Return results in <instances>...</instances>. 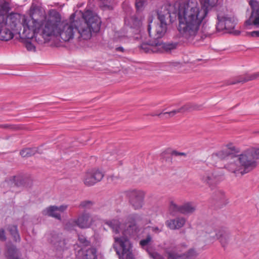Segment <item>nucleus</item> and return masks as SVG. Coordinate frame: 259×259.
I'll list each match as a JSON object with an SVG mask.
<instances>
[{"instance_id": "2f4dec72", "label": "nucleus", "mask_w": 259, "mask_h": 259, "mask_svg": "<svg viewBox=\"0 0 259 259\" xmlns=\"http://www.w3.org/2000/svg\"><path fill=\"white\" fill-rule=\"evenodd\" d=\"M147 251L148 252L150 256L153 259H164L160 254L156 252H151L148 249H147Z\"/></svg>"}, {"instance_id": "72a5a7b5", "label": "nucleus", "mask_w": 259, "mask_h": 259, "mask_svg": "<svg viewBox=\"0 0 259 259\" xmlns=\"http://www.w3.org/2000/svg\"><path fill=\"white\" fill-rule=\"evenodd\" d=\"M92 203L89 201H84L80 204V207L83 208H90L92 206Z\"/></svg>"}, {"instance_id": "79ce46f5", "label": "nucleus", "mask_w": 259, "mask_h": 259, "mask_svg": "<svg viewBox=\"0 0 259 259\" xmlns=\"http://www.w3.org/2000/svg\"><path fill=\"white\" fill-rule=\"evenodd\" d=\"M180 155H184V153H180Z\"/></svg>"}, {"instance_id": "9b49d317", "label": "nucleus", "mask_w": 259, "mask_h": 259, "mask_svg": "<svg viewBox=\"0 0 259 259\" xmlns=\"http://www.w3.org/2000/svg\"><path fill=\"white\" fill-rule=\"evenodd\" d=\"M129 201L135 209H140L144 204L145 192L140 190H132L128 192Z\"/></svg>"}, {"instance_id": "cd10ccee", "label": "nucleus", "mask_w": 259, "mask_h": 259, "mask_svg": "<svg viewBox=\"0 0 259 259\" xmlns=\"http://www.w3.org/2000/svg\"><path fill=\"white\" fill-rule=\"evenodd\" d=\"M169 209L175 212H180L181 205H177L174 200H170L169 202Z\"/></svg>"}, {"instance_id": "6e6552de", "label": "nucleus", "mask_w": 259, "mask_h": 259, "mask_svg": "<svg viewBox=\"0 0 259 259\" xmlns=\"http://www.w3.org/2000/svg\"><path fill=\"white\" fill-rule=\"evenodd\" d=\"M96 221V218L92 217L89 213L83 212L79 214L77 218L70 220L66 226L68 230L72 229L73 226H76L81 229H87L91 227Z\"/></svg>"}, {"instance_id": "f3484780", "label": "nucleus", "mask_w": 259, "mask_h": 259, "mask_svg": "<svg viewBox=\"0 0 259 259\" xmlns=\"http://www.w3.org/2000/svg\"><path fill=\"white\" fill-rule=\"evenodd\" d=\"M234 150V148L231 146H226L223 149L211 155V158L214 160H218L219 159H224L228 156L231 151Z\"/></svg>"}, {"instance_id": "e433bc0d", "label": "nucleus", "mask_w": 259, "mask_h": 259, "mask_svg": "<svg viewBox=\"0 0 259 259\" xmlns=\"http://www.w3.org/2000/svg\"><path fill=\"white\" fill-rule=\"evenodd\" d=\"M162 229V227L160 228H159L157 227H154L152 228V231L156 233H158L161 232Z\"/></svg>"}, {"instance_id": "5701e85b", "label": "nucleus", "mask_w": 259, "mask_h": 259, "mask_svg": "<svg viewBox=\"0 0 259 259\" xmlns=\"http://www.w3.org/2000/svg\"><path fill=\"white\" fill-rule=\"evenodd\" d=\"M259 76V73H254L251 75H247L246 77H241L236 81L232 83H236L238 82H245L249 80H253L257 78Z\"/></svg>"}, {"instance_id": "412c9836", "label": "nucleus", "mask_w": 259, "mask_h": 259, "mask_svg": "<svg viewBox=\"0 0 259 259\" xmlns=\"http://www.w3.org/2000/svg\"><path fill=\"white\" fill-rule=\"evenodd\" d=\"M7 259H18V253L15 246H12L8 248L6 253Z\"/></svg>"}, {"instance_id": "aec40b11", "label": "nucleus", "mask_w": 259, "mask_h": 259, "mask_svg": "<svg viewBox=\"0 0 259 259\" xmlns=\"http://www.w3.org/2000/svg\"><path fill=\"white\" fill-rule=\"evenodd\" d=\"M196 205L193 202H187L181 205V212L182 213H191L195 211Z\"/></svg>"}, {"instance_id": "dca6fc26", "label": "nucleus", "mask_w": 259, "mask_h": 259, "mask_svg": "<svg viewBox=\"0 0 259 259\" xmlns=\"http://www.w3.org/2000/svg\"><path fill=\"white\" fill-rule=\"evenodd\" d=\"M201 180L206 185L211 187L220 182V178L214 172H205L202 176Z\"/></svg>"}, {"instance_id": "6ab92c4d", "label": "nucleus", "mask_w": 259, "mask_h": 259, "mask_svg": "<svg viewBox=\"0 0 259 259\" xmlns=\"http://www.w3.org/2000/svg\"><path fill=\"white\" fill-rule=\"evenodd\" d=\"M190 109V106L189 105H185L181 107V108L174 110L170 112H166L164 113H156V114H151V115L153 116H161L163 115L166 118H168L170 117H172L174 115H175L176 114L178 113H183L186 111L189 110Z\"/></svg>"}, {"instance_id": "f8f14e48", "label": "nucleus", "mask_w": 259, "mask_h": 259, "mask_svg": "<svg viewBox=\"0 0 259 259\" xmlns=\"http://www.w3.org/2000/svg\"><path fill=\"white\" fill-rule=\"evenodd\" d=\"M103 177V173L98 169L88 171L84 176V184L88 186H93L100 181Z\"/></svg>"}, {"instance_id": "bb28decb", "label": "nucleus", "mask_w": 259, "mask_h": 259, "mask_svg": "<svg viewBox=\"0 0 259 259\" xmlns=\"http://www.w3.org/2000/svg\"><path fill=\"white\" fill-rule=\"evenodd\" d=\"M35 152V149H34L26 148L20 152V154L24 157H28L34 154Z\"/></svg>"}, {"instance_id": "c9c22d12", "label": "nucleus", "mask_w": 259, "mask_h": 259, "mask_svg": "<svg viewBox=\"0 0 259 259\" xmlns=\"http://www.w3.org/2000/svg\"><path fill=\"white\" fill-rule=\"evenodd\" d=\"M6 240V237L5 236V231L1 229H0V240L1 241H5Z\"/></svg>"}, {"instance_id": "a19ab883", "label": "nucleus", "mask_w": 259, "mask_h": 259, "mask_svg": "<svg viewBox=\"0 0 259 259\" xmlns=\"http://www.w3.org/2000/svg\"><path fill=\"white\" fill-rule=\"evenodd\" d=\"M198 34H199V33H198ZM199 38V35H198V36L197 37H195L194 40H193L192 41H190V42H193V43H195V41H194L195 40H198ZM186 39L188 41V40L187 39Z\"/></svg>"}, {"instance_id": "c756f323", "label": "nucleus", "mask_w": 259, "mask_h": 259, "mask_svg": "<svg viewBox=\"0 0 259 259\" xmlns=\"http://www.w3.org/2000/svg\"><path fill=\"white\" fill-rule=\"evenodd\" d=\"M215 229L213 232H211L209 233V235L208 237V241L210 243H214L218 239V238L217 237V236L215 235Z\"/></svg>"}, {"instance_id": "2eb2a0df", "label": "nucleus", "mask_w": 259, "mask_h": 259, "mask_svg": "<svg viewBox=\"0 0 259 259\" xmlns=\"http://www.w3.org/2000/svg\"><path fill=\"white\" fill-rule=\"evenodd\" d=\"M77 256L82 259H97V250L91 246L81 248L77 252Z\"/></svg>"}, {"instance_id": "f257e3e1", "label": "nucleus", "mask_w": 259, "mask_h": 259, "mask_svg": "<svg viewBox=\"0 0 259 259\" xmlns=\"http://www.w3.org/2000/svg\"><path fill=\"white\" fill-rule=\"evenodd\" d=\"M82 17L84 21L74 20V14L69 19L63 20L61 14L55 9L50 10L39 19L15 13V33L22 38L33 39L39 44L54 40L69 41L74 38L76 32L79 37L89 39L92 32L99 31L101 21L95 13L90 10L86 11Z\"/></svg>"}, {"instance_id": "4468645a", "label": "nucleus", "mask_w": 259, "mask_h": 259, "mask_svg": "<svg viewBox=\"0 0 259 259\" xmlns=\"http://www.w3.org/2000/svg\"><path fill=\"white\" fill-rule=\"evenodd\" d=\"M67 205H62L59 207L51 206L42 211L43 214L54 217L60 220L61 213L67 208Z\"/></svg>"}, {"instance_id": "58836bf2", "label": "nucleus", "mask_w": 259, "mask_h": 259, "mask_svg": "<svg viewBox=\"0 0 259 259\" xmlns=\"http://www.w3.org/2000/svg\"><path fill=\"white\" fill-rule=\"evenodd\" d=\"M116 51H119V52H123L124 51V49L123 48L121 47H117L116 48Z\"/></svg>"}, {"instance_id": "7ed1b4c3", "label": "nucleus", "mask_w": 259, "mask_h": 259, "mask_svg": "<svg viewBox=\"0 0 259 259\" xmlns=\"http://www.w3.org/2000/svg\"><path fill=\"white\" fill-rule=\"evenodd\" d=\"M138 219V215L133 213L127 217L126 225L121 224L118 219H113L106 223L114 234L113 246L120 259H134L132 252V245L127 236L139 235L137 234L138 227L135 224Z\"/></svg>"}, {"instance_id": "393cba45", "label": "nucleus", "mask_w": 259, "mask_h": 259, "mask_svg": "<svg viewBox=\"0 0 259 259\" xmlns=\"http://www.w3.org/2000/svg\"><path fill=\"white\" fill-rule=\"evenodd\" d=\"M167 253L168 259H182L183 258L182 253L176 252L175 250L168 251Z\"/></svg>"}, {"instance_id": "b1692460", "label": "nucleus", "mask_w": 259, "mask_h": 259, "mask_svg": "<svg viewBox=\"0 0 259 259\" xmlns=\"http://www.w3.org/2000/svg\"><path fill=\"white\" fill-rule=\"evenodd\" d=\"M127 35L123 31L115 32L114 35V38L117 41L124 42Z\"/></svg>"}, {"instance_id": "473e14b6", "label": "nucleus", "mask_w": 259, "mask_h": 259, "mask_svg": "<svg viewBox=\"0 0 259 259\" xmlns=\"http://www.w3.org/2000/svg\"><path fill=\"white\" fill-rule=\"evenodd\" d=\"M198 252L194 248H191L188 251L186 254V257H191L196 256L198 255Z\"/></svg>"}, {"instance_id": "4c0bfd02", "label": "nucleus", "mask_w": 259, "mask_h": 259, "mask_svg": "<svg viewBox=\"0 0 259 259\" xmlns=\"http://www.w3.org/2000/svg\"><path fill=\"white\" fill-rule=\"evenodd\" d=\"M171 66L174 67L179 68L181 67V65L178 62H174L171 64Z\"/></svg>"}, {"instance_id": "1a4fd4ad", "label": "nucleus", "mask_w": 259, "mask_h": 259, "mask_svg": "<svg viewBox=\"0 0 259 259\" xmlns=\"http://www.w3.org/2000/svg\"><path fill=\"white\" fill-rule=\"evenodd\" d=\"M237 22V19L233 14L220 13L218 15L217 29L219 31L226 29L230 31L235 28Z\"/></svg>"}, {"instance_id": "f03ea898", "label": "nucleus", "mask_w": 259, "mask_h": 259, "mask_svg": "<svg viewBox=\"0 0 259 259\" xmlns=\"http://www.w3.org/2000/svg\"><path fill=\"white\" fill-rule=\"evenodd\" d=\"M200 3L201 6L194 0L180 3L175 6V11L173 12L177 15L179 32L189 41L198 36L209 9L216 5L217 0H200Z\"/></svg>"}, {"instance_id": "ddd939ff", "label": "nucleus", "mask_w": 259, "mask_h": 259, "mask_svg": "<svg viewBox=\"0 0 259 259\" xmlns=\"http://www.w3.org/2000/svg\"><path fill=\"white\" fill-rule=\"evenodd\" d=\"M46 237L48 242L52 244L57 250L61 251L65 248V240L63 238L61 235L50 233L47 234Z\"/></svg>"}, {"instance_id": "f704fd0d", "label": "nucleus", "mask_w": 259, "mask_h": 259, "mask_svg": "<svg viewBox=\"0 0 259 259\" xmlns=\"http://www.w3.org/2000/svg\"><path fill=\"white\" fill-rule=\"evenodd\" d=\"M25 46L28 51H35V47L31 42L27 41L26 42Z\"/></svg>"}, {"instance_id": "4be33fe9", "label": "nucleus", "mask_w": 259, "mask_h": 259, "mask_svg": "<svg viewBox=\"0 0 259 259\" xmlns=\"http://www.w3.org/2000/svg\"><path fill=\"white\" fill-rule=\"evenodd\" d=\"M8 229L15 241L17 242L20 241V237L16 226H9Z\"/></svg>"}, {"instance_id": "20e7f679", "label": "nucleus", "mask_w": 259, "mask_h": 259, "mask_svg": "<svg viewBox=\"0 0 259 259\" xmlns=\"http://www.w3.org/2000/svg\"><path fill=\"white\" fill-rule=\"evenodd\" d=\"M173 8L174 6L171 5L165 6L163 8H162L161 10L159 11L157 14L159 23L152 24V22L150 21L148 25V31L151 40L147 42V45L149 47H157L156 51H169L176 48L177 45L175 44H164L158 40L166 32V20L171 17L170 12ZM154 51H156V50Z\"/></svg>"}, {"instance_id": "39448f33", "label": "nucleus", "mask_w": 259, "mask_h": 259, "mask_svg": "<svg viewBox=\"0 0 259 259\" xmlns=\"http://www.w3.org/2000/svg\"><path fill=\"white\" fill-rule=\"evenodd\" d=\"M259 160V149L250 148L240 155L232 157L227 165L228 169L234 173L246 174L257 165Z\"/></svg>"}, {"instance_id": "7c9ffc66", "label": "nucleus", "mask_w": 259, "mask_h": 259, "mask_svg": "<svg viewBox=\"0 0 259 259\" xmlns=\"http://www.w3.org/2000/svg\"><path fill=\"white\" fill-rule=\"evenodd\" d=\"M146 4V0H136V6L138 10H141Z\"/></svg>"}, {"instance_id": "0eeeda50", "label": "nucleus", "mask_w": 259, "mask_h": 259, "mask_svg": "<svg viewBox=\"0 0 259 259\" xmlns=\"http://www.w3.org/2000/svg\"><path fill=\"white\" fill-rule=\"evenodd\" d=\"M249 4L252 11L249 18L245 21V25L249 29L251 28V26L259 28V2L251 0ZM250 34L252 37H259V30L252 31Z\"/></svg>"}, {"instance_id": "9d476101", "label": "nucleus", "mask_w": 259, "mask_h": 259, "mask_svg": "<svg viewBox=\"0 0 259 259\" xmlns=\"http://www.w3.org/2000/svg\"><path fill=\"white\" fill-rule=\"evenodd\" d=\"M215 235L218 238L221 245L223 248H226L229 245L237 243L236 236L232 235L230 232L222 229H218L215 230Z\"/></svg>"}, {"instance_id": "423d86ee", "label": "nucleus", "mask_w": 259, "mask_h": 259, "mask_svg": "<svg viewBox=\"0 0 259 259\" xmlns=\"http://www.w3.org/2000/svg\"><path fill=\"white\" fill-rule=\"evenodd\" d=\"M8 4L0 5V39L8 41L14 37L15 32V13L8 14Z\"/></svg>"}, {"instance_id": "a878e982", "label": "nucleus", "mask_w": 259, "mask_h": 259, "mask_svg": "<svg viewBox=\"0 0 259 259\" xmlns=\"http://www.w3.org/2000/svg\"><path fill=\"white\" fill-rule=\"evenodd\" d=\"M78 242L81 246V248H84L90 246V242L87 240L85 237L83 236H78Z\"/></svg>"}, {"instance_id": "c85d7f7f", "label": "nucleus", "mask_w": 259, "mask_h": 259, "mask_svg": "<svg viewBox=\"0 0 259 259\" xmlns=\"http://www.w3.org/2000/svg\"><path fill=\"white\" fill-rule=\"evenodd\" d=\"M151 241V237L150 236L148 235L147 238L145 239H143L140 241V244L143 248H146L150 242Z\"/></svg>"}, {"instance_id": "a211bd4d", "label": "nucleus", "mask_w": 259, "mask_h": 259, "mask_svg": "<svg viewBox=\"0 0 259 259\" xmlns=\"http://www.w3.org/2000/svg\"><path fill=\"white\" fill-rule=\"evenodd\" d=\"M185 222V219L183 218H177L167 220L165 222V225L171 230H177L183 227Z\"/></svg>"}, {"instance_id": "ea45409f", "label": "nucleus", "mask_w": 259, "mask_h": 259, "mask_svg": "<svg viewBox=\"0 0 259 259\" xmlns=\"http://www.w3.org/2000/svg\"><path fill=\"white\" fill-rule=\"evenodd\" d=\"M141 48L143 49H144L146 50V51H148V50H147V49H148V47H146V45L145 44H143L142 45H141Z\"/></svg>"}]
</instances>
